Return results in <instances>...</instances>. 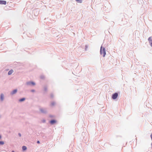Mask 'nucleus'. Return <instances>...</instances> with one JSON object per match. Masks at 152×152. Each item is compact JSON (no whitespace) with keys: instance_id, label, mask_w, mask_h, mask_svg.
Instances as JSON below:
<instances>
[{"instance_id":"4","label":"nucleus","mask_w":152,"mask_h":152,"mask_svg":"<svg viewBox=\"0 0 152 152\" xmlns=\"http://www.w3.org/2000/svg\"><path fill=\"white\" fill-rule=\"evenodd\" d=\"M13 72V70L12 69H11V70L9 71L8 73V75H11Z\"/></svg>"},{"instance_id":"15","label":"nucleus","mask_w":152,"mask_h":152,"mask_svg":"<svg viewBox=\"0 0 152 152\" xmlns=\"http://www.w3.org/2000/svg\"><path fill=\"white\" fill-rule=\"evenodd\" d=\"M26 84L28 85V82H27L26 83Z\"/></svg>"},{"instance_id":"5","label":"nucleus","mask_w":152,"mask_h":152,"mask_svg":"<svg viewBox=\"0 0 152 152\" xmlns=\"http://www.w3.org/2000/svg\"><path fill=\"white\" fill-rule=\"evenodd\" d=\"M151 39V37H149L148 39V40L151 46V47H152V40Z\"/></svg>"},{"instance_id":"8","label":"nucleus","mask_w":152,"mask_h":152,"mask_svg":"<svg viewBox=\"0 0 152 152\" xmlns=\"http://www.w3.org/2000/svg\"><path fill=\"white\" fill-rule=\"evenodd\" d=\"M31 84L32 85H35V83L33 82H31L30 83H29V84Z\"/></svg>"},{"instance_id":"21","label":"nucleus","mask_w":152,"mask_h":152,"mask_svg":"<svg viewBox=\"0 0 152 152\" xmlns=\"http://www.w3.org/2000/svg\"><path fill=\"white\" fill-rule=\"evenodd\" d=\"M12 152H14V151H12Z\"/></svg>"},{"instance_id":"19","label":"nucleus","mask_w":152,"mask_h":152,"mask_svg":"<svg viewBox=\"0 0 152 152\" xmlns=\"http://www.w3.org/2000/svg\"><path fill=\"white\" fill-rule=\"evenodd\" d=\"M43 122H45V120H43Z\"/></svg>"},{"instance_id":"22","label":"nucleus","mask_w":152,"mask_h":152,"mask_svg":"<svg viewBox=\"0 0 152 152\" xmlns=\"http://www.w3.org/2000/svg\"><path fill=\"white\" fill-rule=\"evenodd\" d=\"M1 138V136L0 135V139Z\"/></svg>"},{"instance_id":"14","label":"nucleus","mask_w":152,"mask_h":152,"mask_svg":"<svg viewBox=\"0 0 152 152\" xmlns=\"http://www.w3.org/2000/svg\"><path fill=\"white\" fill-rule=\"evenodd\" d=\"M113 95H118V94L117 93H115V94H114Z\"/></svg>"},{"instance_id":"2","label":"nucleus","mask_w":152,"mask_h":152,"mask_svg":"<svg viewBox=\"0 0 152 152\" xmlns=\"http://www.w3.org/2000/svg\"><path fill=\"white\" fill-rule=\"evenodd\" d=\"M17 89H15L11 91L10 93V94L12 95L15 94L17 92Z\"/></svg>"},{"instance_id":"17","label":"nucleus","mask_w":152,"mask_h":152,"mask_svg":"<svg viewBox=\"0 0 152 152\" xmlns=\"http://www.w3.org/2000/svg\"><path fill=\"white\" fill-rule=\"evenodd\" d=\"M41 111L42 112H44V111H43L42 110V109L41 110Z\"/></svg>"},{"instance_id":"11","label":"nucleus","mask_w":152,"mask_h":152,"mask_svg":"<svg viewBox=\"0 0 152 152\" xmlns=\"http://www.w3.org/2000/svg\"><path fill=\"white\" fill-rule=\"evenodd\" d=\"M76 1L79 3H81L82 2V0H75Z\"/></svg>"},{"instance_id":"12","label":"nucleus","mask_w":152,"mask_h":152,"mask_svg":"<svg viewBox=\"0 0 152 152\" xmlns=\"http://www.w3.org/2000/svg\"><path fill=\"white\" fill-rule=\"evenodd\" d=\"M4 144V142L3 141H0V145H3Z\"/></svg>"},{"instance_id":"16","label":"nucleus","mask_w":152,"mask_h":152,"mask_svg":"<svg viewBox=\"0 0 152 152\" xmlns=\"http://www.w3.org/2000/svg\"><path fill=\"white\" fill-rule=\"evenodd\" d=\"M18 134H19V135L20 137H21V134L20 133H19Z\"/></svg>"},{"instance_id":"18","label":"nucleus","mask_w":152,"mask_h":152,"mask_svg":"<svg viewBox=\"0 0 152 152\" xmlns=\"http://www.w3.org/2000/svg\"><path fill=\"white\" fill-rule=\"evenodd\" d=\"M37 143H39V141H37Z\"/></svg>"},{"instance_id":"20","label":"nucleus","mask_w":152,"mask_h":152,"mask_svg":"<svg viewBox=\"0 0 152 152\" xmlns=\"http://www.w3.org/2000/svg\"><path fill=\"white\" fill-rule=\"evenodd\" d=\"M3 95V94H2H2H1V95Z\"/></svg>"},{"instance_id":"3","label":"nucleus","mask_w":152,"mask_h":152,"mask_svg":"<svg viewBox=\"0 0 152 152\" xmlns=\"http://www.w3.org/2000/svg\"><path fill=\"white\" fill-rule=\"evenodd\" d=\"M7 3L6 1L4 0H0V4H6Z\"/></svg>"},{"instance_id":"13","label":"nucleus","mask_w":152,"mask_h":152,"mask_svg":"<svg viewBox=\"0 0 152 152\" xmlns=\"http://www.w3.org/2000/svg\"><path fill=\"white\" fill-rule=\"evenodd\" d=\"M4 99V98L3 97V96H1V99L2 100Z\"/></svg>"},{"instance_id":"1","label":"nucleus","mask_w":152,"mask_h":152,"mask_svg":"<svg viewBox=\"0 0 152 152\" xmlns=\"http://www.w3.org/2000/svg\"><path fill=\"white\" fill-rule=\"evenodd\" d=\"M100 52L101 54L102 55L103 57L105 56L106 54L105 49L104 48H102V46L101 47Z\"/></svg>"},{"instance_id":"7","label":"nucleus","mask_w":152,"mask_h":152,"mask_svg":"<svg viewBox=\"0 0 152 152\" xmlns=\"http://www.w3.org/2000/svg\"><path fill=\"white\" fill-rule=\"evenodd\" d=\"M117 96H112V98L114 99H115L117 98Z\"/></svg>"},{"instance_id":"9","label":"nucleus","mask_w":152,"mask_h":152,"mask_svg":"<svg viewBox=\"0 0 152 152\" xmlns=\"http://www.w3.org/2000/svg\"><path fill=\"white\" fill-rule=\"evenodd\" d=\"M26 148H26V147L25 146H23L22 147V149L23 151H24V150H26Z\"/></svg>"},{"instance_id":"10","label":"nucleus","mask_w":152,"mask_h":152,"mask_svg":"<svg viewBox=\"0 0 152 152\" xmlns=\"http://www.w3.org/2000/svg\"><path fill=\"white\" fill-rule=\"evenodd\" d=\"M25 99L24 98H23L21 99H20L19 100V101L20 102H22L24 101Z\"/></svg>"},{"instance_id":"6","label":"nucleus","mask_w":152,"mask_h":152,"mask_svg":"<svg viewBox=\"0 0 152 152\" xmlns=\"http://www.w3.org/2000/svg\"><path fill=\"white\" fill-rule=\"evenodd\" d=\"M56 122V121L55 120H52L50 121V123L51 124H53Z\"/></svg>"}]
</instances>
